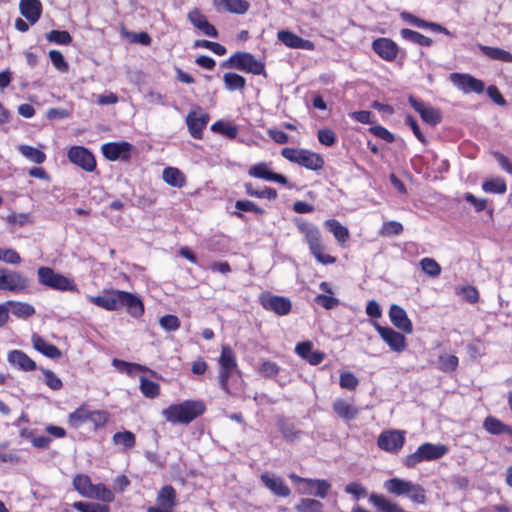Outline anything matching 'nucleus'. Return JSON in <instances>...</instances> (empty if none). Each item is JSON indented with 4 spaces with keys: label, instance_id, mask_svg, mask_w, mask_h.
<instances>
[{
    "label": "nucleus",
    "instance_id": "nucleus-28",
    "mask_svg": "<svg viewBox=\"0 0 512 512\" xmlns=\"http://www.w3.org/2000/svg\"><path fill=\"white\" fill-rule=\"evenodd\" d=\"M295 351L300 357L307 360L311 365H317L321 363L325 356L324 353L320 351L312 350V343L309 341L297 344Z\"/></svg>",
    "mask_w": 512,
    "mask_h": 512
},
{
    "label": "nucleus",
    "instance_id": "nucleus-27",
    "mask_svg": "<svg viewBox=\"0 0 512 512\" xmlns=\"http://www.w3.org/2000/svg\"><path fill=\"white\" fill-rule=\"evenodd\" d=\"M19 9L22 16L35 24L41 16L42 4L39 0H20Z\"/></svg>",
    "mask_w": 512,
    "mask_h": 512
},
{
    "label": "nucleus",
    "instance_id": "nucleus-59",
    "mask_svg": "<svg viewBox=\"0 0 512 512\" xmlns=\"http://www.w3.org/2000/svg\"><path fill=\"white\" fill-rule=\"evenodd\" d=\"M194 46L197 48L209 49L212 52H214L215 54L220 55V56L224 55L226 53V48L223 45L216 43V42H211L208 40H197L195 42Z\"/></svg>",
    "mask_w": 512,
    "mask_h": 512
},
{
    "label": "nucleus",
    "instance_id": "nucleus-7",
    "mask_svg": "<svg viewBox=\"0 0 512 512\" xmlns=\"http://www.w3.org/2000/svg\"><path fill=\"white\" fill-rule=\"evenodd\" d=\"M447 452L448 448L443 444L424 443L420 445L414 453L406 457L405 465L409 468H413L422 461L439 459Z\"/></svg>",
    "mask_w": 512,
    "mask_h": 512
},
{
    "label": "nucleus",
    "instance_id": "nucleus-31",
    "mask_svg": "<svg viewBox=\"0 0 512 512\" xmlns=\"http://www.w3.org/2000/svg\"><path fill=\"white\" fill-rule=\"evenodd\" d=\"M320 289L326 294H319L315 298V302L323 308L329 310L339 305V300L332 296L333 290L329 283L321 282Z\"/></svg>",
    "mask_w": 512,
    "mask_h": 512
},
{
    "label": "nucleus",
    "instance_id": "nucleus-60",
    "mask_svg": "<svg viewBox=\"0 0 512 512\" xmlns=\"http://www.w3.org/2000/svg\"><path fill=\"white\" fill-rule=\"evenodd\" d=\"M160 326L167 331H175L180 327V320L175 315H165L159 320Z\"/></svg>",
    "mask_w": 512,
    "mask_h": 512
},
{
    "label": "nucleus",
    "instance_id": "nucleus-33",
    "mask_svg": "<svg viewBox=\"0 0 512 512\" xmlns=\"http://www.w3.org/2000/svg\"><path fill=\"white\" fill-rule=\"evenodd\" d=\"M478 47L480 51L490 59L500 60L506 63L512 62V54L506 50L498 47L485 46L482 44H479Z\"/></svg>",
    "mask_w": 512,
    "mask_h": 512
},
{
    "label": "nucleus",
    "instance_id": "nucleus-5",
    "mask_svg": "<svg viewBox=\"0 0 512 512\" xmlns=\"http://www.w3.org/2000/svg\"><path fill=\"white\" fill-rule=\"evenodd\" d=\"M281 154L290 162L297 163L310 170H320L324 165L323 158L309 150L287 147L282 149Z\"/></svg>",
    "mask_w": 512,
    "mask_h": 512
},
{
    "label": "nucleus",
    "instance_id": "nucleus-45",
    "mask_svg": "<svg viewBox=\"0 0 512 512\" xmlns=\"http://www.w3.org/2000/svg\"><path fill=\"white\" fill-rule=\"evenodd\" d=\"M322 508H323L322 502L315 500V499H311V498H302L295 505V509L298 512H323Z\"/></svg>",
    "mask_w": 512,
    "mask_h": 512
},
{
    "label": "nucleus",
    "instance_id": "nucleus-30",
    "mask_svg": "<svg viewBox=\"0 0 512 512\" xmlns=\"http://www.w3.org/2000/svg\"><path fill=\"white\" fill-rule=\"evenodd\" d=\"M176 503L175 489L171 485L162 487L157 496L156 506L174 511Z\"/></svg>",
    "mask_w": 512,
    "mask_h": 512
},
{
    "label": "nucleus",
    "instance_id": "nucleus-10",
    "mask_svg": "<svg viewBox=\"0 0 512 512\" xmlns=\"http://www.w3.org/2000/svg\"><path fill=\"white\" fill-rule=\"evenodd\" d=\"M374 327L393 352L401 353L406 349V338L403 334L390 327H383L376 322H374Z\"/></svg>",
    "mask_w": 512,
    "mask_h": 512
},
{
    "label": "nucleus",
    "instance_id": "nucleus-19",
    "mask_svg": "<svg viewBox=\"0 0 512 512\" xmlns=\"http://www.w3.org/2000/svg\"><path fill=\"white\" fill-rule=\"evenodd\" d=\"M373 50L384 60L393 61L398 54L397 44L388 38L376 39L372 44Z\"/></svg>",
    "mask_w": 512,
    "mask_h": 512
},
{
    "label": "nucleus",
    "instance_id": "nucleus-55",
    "mask_svg": "<svg viewBox=\"0 0 512 512\" xmlns=\"http://www.w3.org/2000/svg\"><path fill=\"white\" fill-rule=\"evenodd\" d=\"M6 221L9 224H11L13 226H18V227L29 225L33 222L32 217L29 213H15V212L10 213L6 217Z\"/></svg>",
    "mask_w": 512,
    "mask_h": 512
},
{
    "label": "nucleus",
    "instance_id": "nucleus-20",
    "mask_svg": "<svg viewBox=\"0 0 512 512\" xmlns=\"http://www.w3.org/2000/svg\"><path fill=\"white\" fill-rule=\"evenodd\" d=\"M209 121V115L203 112H191L188 114L186 122L190 134L195 139H201L202 131Z\"/></svg>",
    "mask_w": 512,
    "mask_h": 512
},
{
    "label": "nucleus",
    "instance_id": "nucleus-34",
    "mask_svg": "<svg viewBox=\"0 0 512 512\" xmlns=\"http://www.w3.org/2000/svg\"><path fill=\"white\" fill-rule=\"evenodd\" d=\"M163 180L172 187L181 188L185 184V177L182 172L174 167H167L162 173Z\"/></svg>",
    "mask_w": 512,
    "mask_h": 512
},
{
    "label": "nucleus",
    "instance_id": "nucleus-8",
    "mask_svg": "<svg viewBox=\"0 0 512 512\" xmlns=\"http://www.w3.org/2000/svg\"><path fill=\"white\" fill-rule=\"evenodd\" d=\"M225 65L254 75L265 73L264 63L258 61L252 54L247 52H237L233 54Z\"/></svg>",
    "mask_w": 512,
    "mask_h": 512
},
{
    "label": "nucleus",
    "instance_id": "nucleus-61",
    "mask_svg": "<svg viewBox=\"0 0 512 512\" xmlns=\"http://www.w3.org/2000/svg\"><path fill=\"white\" fill-rule=\"evenodd\" d=\"M49 57L52 64L55 66L57 70L61 72H66L68 70V64L60 51L51 50L49 52Z\"/></svg>",
    "mask_w": 512,
    "mask_h": 512
},
{
    "label": "nucleus",
    "instance_id": "nucleus-57",
    "mask_svg": "<svg viewBox=\"0 0 512 512\" xmlns=\"http://www.w3.org/2000/svg\"><path fill=\"white\" fill-rule=\"evenodd\" d=\"M46 39L49 42L57 44H69L72 41V37L67 31L52 30L46 34Z\"/></svg>",
    "mask_w": 512,
    "mask_h": 512
},
{
    "label": "nucleus",
    "instance_id": "nucleus-58",
    "mask_svg": "<svg viewBox=\"0 0 512 512\" xmlns=\"http://www.w3.org/2000/svg\"><path fill=\"white\" fill-rule=\"evenodd\" d=\"M344 491L347 494L352 495L356 501L367 496V489L359 482H351L347 484L344 488Z\"/></svg>",
    "mask_w": 512,
    "mask_h": 512
},
{
    "label": "nucleus",
    "instance_id": "nucleus-46",
    "mask_svg": "<svg viewBox=\"0 0 512 512\" xmlns=\"http://www.w3.org/2000/svg\"><path fill=\"white\" fill-rule=\"evenodd\" d=\"M220 367L226 370H235L237 367L235 355L229 346H223L221 356L219 358Z\"/></svg>",
    "mask_w": 512,
    "mask_h": 512
},
{
    "label": "nucleus",
    "instance_id": "nucleus-29",
    "mask_svg": "<svg viewBox=\"0 0 512 512\" xmlns=\"http://www.w3.org/2000/svg\"><path fill=\"white\" fill-rule=\"evenodd\" d=\"M33 347L43 355L51 359H58L62 353L54 344L47 342L41 336L34 334L32 336Z\"/></svg>",
    "mask_w": 512,
    "mask_h": 512
},
{
    "label": "nucleus",
    "instance_id": "nucleus-38",
    "mask_svg": "<svg viewBox=\"0 0 512 512\" xmlns=\"http://www.w3.org/2000/svg\"><path fill=\"white\" fill-rule=\"evenodd\" d=\"M18 150L25 158L29 159L31 162H34L36 164H41L46 160L45 153L32 146L20 145L18 147Z\"/></svg>",
    "mask_w": 512,
    "mask_h": 512
},
{
    "label": "nucleus",
    "instance_id": "nucleus-14",
    "mask_svg": "<svg viewBox=\"0 0 512 512\" xmlns=\"http://www.w3.org/2000/svg\"><path fill=\"white\" fill-rule=\"evenodd\" d=\"M405 442V433L398 430L384 431L378 437V446L388 452L400 450Z\"/></svg>",
    "mask_w": 512,
    "mask_h": 512
},
{
    "label": "nucleus",
    "instance_id": "nucleus-18",
    "mask_svg": "<svg viewBox=\"0 0 512 512\" xmlns=\"http://www.w3.org/2000/svg\"><path fill=\"white\" fill-rule=\"evenodd\" d=\"M277 38L285 46L293 49L314 50L315 45L312 41L303 39L295 33L288 30H280L277 33Z\"/></svg>",
    "mask_w": 512,
    "mask_h": 512
},
{
    "label": "nucleus",
    "instance_id": "nucleus-62",
    "mask_svg": "<svg viewBox=\"0 0 512 512\" xmlns=\"http://www.w3.org/2000/svg\"><path fill=\"white\" fill-rule=\"evenodd\" d=\"M340 386L344 389L355 390L359 384L358 379L350 372H344L340 375Z\"/></svg>",
    "mask_w": 512,
    "mask_h": 512
},
{
    "label": "nucleus",
    "instance_id": "nucleus-23",
    "mask_svg": "<svg viewBox=\"0 0 512 512\" xmlns=\"http://www.w3.org/2000/svg\"><path fill=\"white\" fill-rule=\"evenodd\" d=\"M7 361L22 371H33L37 368L36 363L21 350H12L7 355Z\"/></svg>",
    "mask_w": 512,
    "mask_h": 512
},
{
    "label": "nucleus",
    "instance_id": "nucleus-16",
    "mask_svg": "<svg viewBox=\"0 0 512 512\" xmlns=\"http://www.w3.org/2000/svg\"><path fill=\"white\" fill-rule=\"evenodd\" d=\"M408 100H409L410 105L413 107V109L420 114L423 121H425L426 123H428L432 126L440 123L441 114L437 109L433 108L430 105L425 104L424 102H422L420 100H417L413 96H409Z\"/></svg>",
    "mask_w": 512,
    "mask_h": 512
},
{
    "label": "nucleus",
    "instance_id": "nucleus-40",
    "mask_svg": "<svg viewBox=\"0 0 512 512\" xmlns=\"http://www.w3.org/2000/svg\"><path fill=\"white\" fill-rule=\"evenodd\" d=\"M403 39L419 44L421 46L428 47L432 44V39L429 37H426L414 30L404 28L400 32Z\"/></svg>",
    "mask_w": 512,
    "mask_h": 512
},
{
    "label": "nucleus",
    "instance_id": "nucleus-26",
    "mask_svg": "<svg viewBox=\"0 0 512 512\" xmlns=\"http://www.w3.org/2000/svg\"><path fill=\"white\" fill-rule=\"evenodd\" d=\"M333 411L343 420L351 421L359 414V408L354 406L351 402L337 398L334 400L332 405Z\"/></svg>",
    "mask_w": 512,
    "mask_h": 512
},
{
    "label": "nucleus",
    "instance_id": "nucleus-6",
    "mask_svg": "<svg viewBox=\"0 0 512 512\" xmlns=\"http://www.w3.org/2000/svg\"><path fill=\"white\" fill-rule=\"evenodd\" d=\"M40 284L59 291H77L74 281L49 267H40L37 270Z\"/></svg>",
    "mask_w": 512,
    "mask_h": 512
},
{
    "label": "nucleus",
    "instance_id": "nucleus-47",
    "mask_svg": "<svg viewBox=\"0 0 512 512\" xmlns=\"http://www.w3.org/2000/svg\"><path fill=\"white\" fill-rule=\"evenodd\" d=\"M211 130L217 133H220L229 139H234L237 137L238 130L237 127L224 122V121H217L211 126Z\"/></svg>",
    "mask_w": 512,
    "mask_h": 512
},
{
    "label": "nucleus",
    "instance_id": "nucleus-37",
    "mask_svg": "<svg viewBox=\"0 0 512 512\" xmlns=\"http://www.w3.org/2000/svg\"><path fill=\"white\" fill-rule=\"evenodd\" d=\"M325 226L333 233L338 242L344 243L349 238L348 229L340 224L337 220L329 219L325 222Z\"/></svg>",
    "mask_w": 512,
    "mask_h": 512
},
{
    "label": "nucleus",
    "instance_id": "nucleus-50",
    "mask_svg": "<svg viewBox=\"0 0 512 512\" xmlns=\"http://www.w3.org/2000/svg\"><path fill=\"white\" fill-rule=\"evenodd\" d=\"M482 189L487 193L503 194L506 191V182L502 178L486 180L482 184Z\"/></svg>",
    "mask_w": 512,
    "mask_h": 512
},
{
    "label": "nucleus",
    "instance_id": "nucleus-56",
    "mask_svg": "<svg viewBox=\"0 0 512 512\" xmlns=\"http://www.w3.org/2000/svg\"><path fill=\"white\" fill-rule=\"evenodd\" d=\"M41 371L45 377V384L52 390L58 391L62 388L63 383L61 379L51 370L41 368Z\"/></svg>",
    "mask_w": 512,
    "mask_h": 512
},
{
    "label": "nucleus",
    "instance_id": "nucleus-25",
    "mask_svg": "<svg viewBox=\"0 0 512 512\" xmlns=\"http://www.w3.org/2000/svg\"><path fill=\"white\" fill-rule=\"evenodd\" d=\"M264 485L276 496L288 497L291 493L290 488L285 484L281 477L270 476L267 473L261 475Z\"/></svg>",
    "mask_w": 512,
    "mask_h": 512
},
{
    "label": "nucleus",
    "instance_id": "nucleus-53",
    "mask_svg": "<svg viewBox=\"0 0 512 512\" xmlns=\"http://www.w3.org/2000/svg\"><path fill=\"white\" fill-rule=\"evenodd\" d=\"M246 193L250 196H254L257 198H266L269 200H273L277 197V192L275 189L266 187L262 190H256L253 188L251 183H247L245 185Z\"/></svg>",
    "mask_w": 512,
    "mask_h": 512
},
{
    "label": "nucleus",
    "instance_id": "nucleus-63",
    "mask_svg": "<svg viewBox=\"0 0 512 512\" xmlns=\"http://www.w3.org/2000/svg\"><path fill=\"white\" fill-rule=\"evenodd\" d=\"M403 231V226L401 223L396 221H389L384 223L382 229H381V235L384 236H392V235H398Z\"/></svg>",
    "mask_w": 512,
    "mask_h": 512
},
{
    "label": "nucleus",
    "instance_id": "nucleus-4",
    "mask_svg": "<svg viewBox=\"0 0 512 512\" xmlns=\"http://www.w3.org/2000/svg\"><path fill=\"white\" fill-rule=\"evenodd\" d=\"M299 230L305 235L310 252L321 264H333L336 258L325 253V247L321 242V234L318 228L306 222L298 224Z\"/></svg>",
    "mask_w": 512,
    "mask_h": 512
},
{
    "label": "nucleus",
    "instance_id": "nucleus-39",
    "mask_svg": "<svg viewBox=\"0 0 512 512\" xmlns=\"http://www.w3.org/2000/svg\"><path fill=\"white\" fill-rule=\"evenodd\" d=\"M90 409L86 406H80L69 415L68 423L73 428H79L84 423L88 422Z\"/></svg>",
    "mask_w": 512,
    "mask_h": 512
},
{
    "label": "nucleus",
    "instance_id": "nucleus-13",
    "mask_svg": "<svg viewBox=\"0 0 512 512\" xmlns=\"http://www.w3.org/2000/svg\"><path fill=\"white\" fill-rule=\"evenodd\" d=\"M260 303L264 309L273 311L280 316L287 315L292 308L291 301L288 298L277 295H261Z\"/></svg>",
    "mask_w": 512,
    "mask_h": 512
},
{
    "label": "nucleus",
    "instance_id": "nucleus-54",
    "mask_svg": "<svg viewBox=\"0 0 512 512\" xmlns=\"http://www.w3.org/2000/svg\"><path fill=\"white\" fill-rule=\"evenodd\" d=\"M273 172L269 170L267 163H258L249 169V175L255 178L264 179L267 181L271 180Z\"/></svg>",
    "mask_w": 512,
    "mask_h": 512
},
{
    "label": "nucleus",
    "instance_id": "nucleus-42",
    "mask_svg": "<svg viewBox=\"0 0 512 512\" xmlns=\"http://www.w3.org/2000/svg\"><path fill=\"white\" fill-rule=\"evenodd\" d=\"M225 87L230 90H241L246 85V80L239 74L236 73H225L223 76Z\"/></svg>",
    "mask_w": 512,
    "mask_h": 512
},
{
    "label": "nucleus",
    "instance_id": "nucleus-44",
    "mask_svg": "<svg viewBox=\"0 0 512 512\" xmlns=\"http://www.w3.org/2000/svg\"><path fill=\"white\" fill-rule=\"evenodd\" d=\"M89 498L109 503L114 500V493L104 484L99 483L93 485V489Z\"/></svg>",
    "mask_w": 512,
    "mask_h": 512
},
{
    "label": "nucleus",
    "instance_id": "nucleus-52",
    "mask_svg": "<svg viewBox=\"0 0 512 512\" xmlns=\"http://www.w3.org/2000/svg\"><path fill=\"white\" fill-rule=\"evenodd\" d=\"M279 430L286 440L294 441L300 438L301 432L293 424L287 423L284 419L278 422Z\"/></svg>",
    "mask_w": 512,
    "mask_h": 512
},
{
    "label": "nucleus",
    "instance_id": "nucleus-21",
    "mask_svg": "<svg viewBox=\"0 0 512 512\" xmlns=\"http://www.w3.org/2000/svg\"><path fill=\"white\" fill-rule=\"evenodd\" d=\"M188 19L195 28L201 30L206 36L217 37L216 28L208 22L207 18L198 9L191 10L188 13Z\"/></svg>",
    "mask_w": 512,
    "mask_h": 512
},
{
    "label": "nucleus",
    "instance_id": "nucleus-22",
    "mask_svg": "<svg viewBox=\"0 0 512 512\" xmlns=\"http://www.w3.org/2000/svg\"><path fill=\"white\" fill-rule=\"evenodd\" d=\"M331 488V484L324 479H308L306 486L299 489L301 494H308L324 499Z\"/></svg>",
    "mask_w": 512,
    "mask_h": 512
},
{
    "label": "nucleus",
    "instance_id": "nucleus-32",
    "mask_svg": "<svg viewBox=\"0 0 512 512\" xmlns=\"http://www.w3.org/2000/svg\"><path fill=\"white\" fill-rule=\"evenodd\" d=\"M483 427L487 432L493 435H500L503 433L512 435V427L504 424L502 421L493 416H488L484 420Z\"/></svg>",
    "mask_w": 512,
    "mask_h": 512
},
{
    "label": "nucleus",
    "instance_id": "nucleus-15",
    "mask_svg": "<svg viewBox=\"0 0 512 512\" xmlns=\"http://www.w3.org/2000/svg\"><path fill=\"white\" fill-rule=\"evenodd\" d=\"M132 145L128 142H110L103 144L101 147L104 157L110 161H116L118 159L128 160L130 158V152Z\"/></svg>",
    "mask_w": 512,
    "mask_h": 512
},
{
    "label": "nucleus",
    "instance_id": "nucleus-36",
    "mask_svg": "<svg viewBox=\"0 0 512 512\" xmlns=\"http://www.w3.org/2000/svg\"><path fill=\"white\" fill-rule=\"evenodd\" d=\"M93 485L89 476L84 474H79L73 479L75 490L83 497H90Z\"/></svg>",
    "mask_w": 512,
    "mask_h": 512
},
{
    "label": "nucleus",
    "instance_id": "nucleus-9",
    "mask_svg": "<svg viewBox=\"0 0 512 512\" xmlns=\"http://www.w3.org/2000/svg\"><path fill=\"white\" fill-rule=\"evenodd\" d=\"M30 286V280L19 271L0 268V290L22 293Z\"/></svg>",
    "mask_w": 512,
    "mask_h": 512
},
{
    "label": "nucleus",
    "instance_id": "nucleus-12",
    "mask_svg": "<svg viewBox=\"0 0 512 512\" xmlns=\"http://www.w3.org/2000/svg\"><path fill=\"white\" fill-rule=\"evenodd\" d=\"M68 159L85 171L92 172L96 168L93 154L82 146H73L68 151Z\"/></svg>",
    "mask_w": 512,
    "mask_h": 512
},
{
    "label": "nucleus",
    "instance_id": "nucleus-1",
    "mask_svg": "<svg viewBox=\"0 0 512 512\" xmlns=\"http://www.w3.org/2000/svg\"><path fill=\"white\" fill-rule=\"evenodd\" d=\"M88 299L93 304L108 311L126 307L133 317H139L144 312V305L141 299L135 294L122 290H111L103 295L88 296Z\"/></svg>",
    "mask_w": 512,
    "mask_h": 512
},
{
    "label": "nucleus",
    "instance_id": "nucleus-2",
    "mask_svg": "<svg viewBox=\"0 0 512 512\" xmlns=\"http://www.w3.org/2000/svg\"><path fill=\"white\" fill-rule=\"evenodd\" d=\"M205 406L200 401L187 400L180 404H172L162 411L163 417L173 424H188L201 415Z\"/></svg>",
    "mask_w": 512,
    "mask_h": 512
},
{
    "label": "nucleus",
    "instance_id": "nucleus-41",
    "mask_svg": "<svg viewBox=\"0 0 512 512\" xmlns=\"http://www.w3.org/2000/svg\"><path fill=\"white\" fill-rule=\"evenodd\" d=\"M112 365L120 372H124L128 375H134L139 371H148V368L145 366L137 363H129L116 358L112 360Z\"/></svg>",
    "mask_w": 512,
    "mask_h": 512
},
{
    "label": "nucleus",
    "instance_id": "nucleus-48",
    "mask_svg": "<svg viewBox=\"0 0 512 512\" xmlns=\"http://www.w3.org/2000/svg\"><path fill=\"white\" fill-rule=\"evenodd\" d=\"M458 366V357L450 354H441L438 357V368L443 372H452Z\"/></svg>",
    "mask_w": 512,
    "mask_h": 512
},
{
    "label": "nucleus",
    "instance_id": "nucleus-3",
    "mask_svg": "<svg viewBox=\"0 0 512 512\" xmlns=\"http://www.w3.org/2000/svg\"><path fill=\"white\" fill-rule=\"evenodd\" d=\"M384 486L391 494L407 495L414 503L424 504L426 502V491L420 484L400 478H391L385 482Z\"/></svg>",
    "mask_w": 512,
    "mask_h": 512
},
{
    "label": "nucleus",
    "instance_id": "nucleus-51",
    "mask_svg": "<svg viewBox=\"0 0 512 512\" xmlns=\"http://www.w3.org/2000/svg\"><path fill=\"white\" fill-rule=\"evenodd\" d=\"M422 271L430 277H437L441 273V266L433 258H423L420 261Z\"/></svg>",
    "mask_w": 512,
    "mask_h": 512
},
{
    "label": "nucleus",
    "instance_id": "nucleus-43",
    "mask_svg": "<svg viewBox=\"0 0 512 512\" xmlns=\"http://www.w3.org/2000/svg\"><path fill=\"white\" fill-rule=\"evenodd\" d=\"M140 391L147 398H155L159 395L160 386L158 383L142 376L140 377Z\"/></svg>",
    "mask_w": 512,
    "mask_h": 512
},
{
    "label": "nucleus",
    "instance_id": "nucleus-49",
    "mask_svg": "<svg viewBox=\"0 0 512 512\" xmlns=\"http://www.w3.org/2000/svg\"><path fill=\"white\" fill-rule=\"evenodd\" d=\"M112 441L116 445H122L129 449L135 445V435L131 431L117 432L113 435Z\"/></svg>",
    "mask_w": 512,
    "mask_h": 512
},
{
    "label": "nucleus",
    "instance_id": "nucleus-11",
    "mask_svg": "<svg viewBox=\"0 0 512 512\" xmlns=\"http://www.w3.org/2000/svg\"><path fill=\"white\" fill-rule=\"evenodd\" d=\"M450 81L454 86L463 91L464 93L475 92L480 94L484 91V82L469 75L462 73L450 74Z\"/></svg>",
    "mask_w": 512,
    "mask_h": 512
},
{
    "label": "nucleus",
    "instance_id": "nucleus-64",
    "mask_svg": "<svg viewBox=\"0 0 512 512\" xmlns=\"http://www.w3.org/2000/svg\"><path fill=\"white\" fill-rule=\"evenodd\" d=\"M259 371L264 377L272 378L279 373L280 367L274 362L265 361L261 364Z\"/></svg>",
    "mask_w": 512,
    "mask_h": 512
},
{
    "label": "nucleus",
    "instance_id": "nucleus-24",
    "mask_svg": "<svg viewBox=\"0 0 512 512\" xmlns=\"http://www.w3.org/2000/svg\"><path fill=\"white\" fill-rule=\"evenodd\" d=\"M215 9L235 14H245L250 4L246 0H213Z\"/></svg>",
    "mask_w": 512,
    "mask_h": 512
},
{
    "label": "nucleus",
    "instance_id": "nucleus-35",
    "mask_svg": "<svg viewBox=\"0 0 512 512\" xmlns=\"http://www.w3.org/2000/svg\"><path fill=\"white\" fill-rule=\"evenodd\" d=\"M6 307L10 306V312L18 318H28L35 313L32 305L23 302L7 301Z\"/></svg>",
    "mask_w": 512,
    "mask_h": 512
},
{
    "label": "nucleus",
    "instance_id": "nucleus-17",
    "mask_svg": "<svg viewBox=\"0 0 512 512\" xmlns=\"http://www.w3.org/2000/svg\"><path fill=\"white\" fill-rule=\"evenodd\" d=\"M389 318L391 323L399 330L406 334L413 331V325L408 318L406 311L397 304H392L389 309Z\"/></svg>",
    "mask_w": 512,
    "mask_h": 512
}]
</instances>
